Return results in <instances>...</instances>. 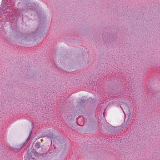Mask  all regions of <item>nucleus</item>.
Returning a JSON list of instances; mask_svg holds the SVG:
<instances>
[{
    "instance_id": "f257e3e1",
    "label": "nucleus",
    "mask_w": 160,
    "mask_h": 160,
    "mask_svg": "<svg viewBox=\"0 0 160 160\" xmlns=\"http://www.w3.org/2000/svg\"><path fill=\"white\" fill-rule=\"evenodd\" d=\"M40 146V143L39 142H37L36 144V146H35L36 148H39Z\"/></svg>"
},
{
    "instance_id": "f03ea898",
    "label": "nucleus",
    "mask_w": 160,
    "mask_h": 160,
    "mask_svg": "<svg viewBox=\"0 0 160 160\" xmlns=\"http://www.w3.org/2000/svg\"><path fill=\"white\" fill-rule=\"evenodd\" d=\"M29 160H34V159L33 158H29Z\"/></svg>"
}]
</instances>
